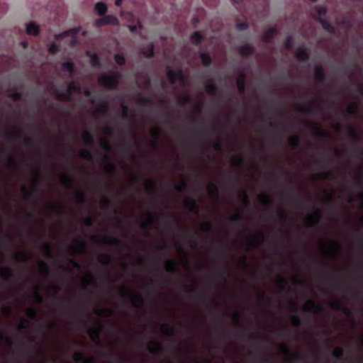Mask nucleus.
I'll list each match as a JSON object with an SVG mask.
<instances>
[{"instance_id":"f257e3e1","label":"nucleus","mask_w":363,"mask_h":363,"mask_svg":"<svg viewBox=\"0 0 363 363\" xmlns=\"http://www.w3.org/2000/svg\"><path fill=\"white\" fill-rule=\"evenodd\" d=\"M74 92L80 94L82 92V89H81L80 86H79L74 81H72L68 84L67 88L65 92L60 91L58 89L55 90V94L57 96V99L59 101H72V95Z\"/></svg>"},{"instance_id":"f03ea898","label":"nucleus","mask_w":363,"mask_h":363,"mask_svg":"<svg viewBox=\"0 0 363 363\" xmlns=\"http://www.w3.org/2000/svg\"><path fill=\"white\" fill-rule=\"evenodd\" d=\"M120 77L121 74L118 72L103 74L99 78V83L108 89L115 90L118 87Z\"/></svg>"},{"instance_id":"7ed1b4c3","label":"nucleus","mask_w":363,"mask_h":363,"mask_svg":"<svg viewBox=\"0 0 363 363\" xmlns=\"http://www.w3.org/2000/svg\"><path fill=\"white\" fill-rule=\"evenodd\" d=\"M119 296L129 299L135 306H143L145 303L143 296L137 292H134L128 286H125L124 290L119 291Z\"/></svg>"},{"instance_id":"20e7f679","label":"nucleus","mask_w":363,"mask_h":363,"mask_svg":"<svg viewBox=\"0 0 363 363\" xmlns=\"http://www.w3.org/2000/svg\"><path fill=\"white\" fill-rule=\"evenodd\" d=\"M167 77L172 84H176L177 82L181 83L185 82V77L182 70L174 71L173 69L168 68L167 71Z\"/></svg>"},{"instance_id":"39448f33","label":"nucleus","mask_w":363,"mask_h":363,"mask_svg":"<svg viewBox=\"0 0 363 363\" xmlns=\"http://www.w3.org/2000/svg\"><path fill=\"white\" fill-rule=\"evenodd\" d=\"M328 306L331 309L334 311H342L348 318L352 319L353 323H355L352 312L348 308L343 306L340 302L337 301H333L329 303Z\"/></svg>"},{"instance_id":"423d86ee","label":"nucleus","mask_w":363,"mask_h":363,"mask_svg":"<svg viewBox=\"0 0 363 363\" xmlns=\"http://www.w3.org/2000/svg\"><path fill=\"white\" fill-rule=\"evenodd\" d=\"M33 173L35 176V179L33 181L32 184V189L30 190H28L26 188H23V191L24 193V198L25 199H28L33 194V192L36 190L37 186L39 184V176H40V171L38 169H34Z\"/></svg>"},{"instance_id":"0eeeda50","label":"nucleus","mask_w":363,"mask_h":363,"mask_svg":"<svg viewBox=\"0 0 363 363\" xmlns=\"http://www.w3.org/2000/svg\"><path fill=\"white\" fill-rule=\"evenodd\" d=\"M149 352L154 355H162L163 354V347L160 342L154 340L152 343L147 344Z\"/></svg>"},{"instance_id":"6e6552de","label":"nucleus","mask_w":363,"mask_h":363,"mask_svg":"<svg viewBox=\"0 0 363 363\" xmlns=\"http://www.w3.org/2000/svg\"><path fill=\"white\" fill-rule=\"evenodd\" d=\"M314 77L317 82L324 83L326 81V77L324 69L321 65H315L314 67Z\"/></svg>"},{"instance_id":"1a4fd4ad","label":"nucleus","mask_w":363,"mask_h":363,"mask_svg":"<svg viewBox=\"0 0 363 363\" xmlns=\"http://www.w3.org/2000/svg\"><path fill=\"white\" fill-rule=\"evenodd\" d=\"M303 310L306 312L313 311L315 313H320L323 308L320 304H316L313 300L310 299L305 304Z\"/></svg>"},{"instance_id":"9d476101","label":"nucleus","mask_w":363,"mask_h":363,"mask_svg":"<svg viewBox=\"0 0 363 363\" xmlns=\"http://www.w3.org/2000/svg\"><path fill=\"white\" fill-rule=\"evenodd\" d=\"M246 77L245 74L240 72L238 77L236 79V84L238 86V91L240 94H245L246 91Z\"/></svg>"},{"instance_id":"9b49d317","label":"nucleus","mask_w":363,"mask_h":363,"mask_svg":"<svg viewBox=\"0 0 363 363\" xmlns=\"http://www.w3.org/2000/svg\"><path fill=\"white\" fill-rule=\"evenodd\" d=\"M104 329V326L101 323H97L96 328L91 330L89 334L93 340H96L98 343H99L100 335L101 333L103 332Z\"/></svg>"},{"instance_id":"f8f14e48","label":"nucleus","mask_w":363,"mask_h":363,"mask_svg":"<svg viewBox=\"0 0 363 363\" xmlns=\"http://www.w3.org/2000/svg\"><path fill=\"white\" fill-rule=\"evenodd\" d=\"M86 248V242L82 239L75 241V246L69 247V250L72 252V255H76V250L79 252H82Z\"/></svg>"},{"instance_id":"ddd939ff","label":"nucleus","mask_w":363,"mask_h":363,"mask_svg":"<svg viewBox=\"0 0 363 363\" xmlns=\"http://www.w3.org/2000/svg\"><path fill=\"white\" fill-rule=\"evenodd\" d=\"M184 208L188 209L190 212L198 214L199 211V206L195 199H187L184 203Z\"/></svg>"},{"instance_id":"4468645a","label":"nucleus","mask_w":363,"mask_h":363,"mask_svg":"<svg viewBox=\"0 0 363 363\" xmlns=\"http://www.w3.org/2000/svg\"><path fill=\"white\" fill-rule=\"evenodd\" d=\"M296 59L301 62H307L309 60V54L303 47H298L296 50Z\"/></svg>"},{"instance_id":"2eb2a0df","label":"nucleus","mask_w":363,"mask_h":363,"mask_svg":"<svg viewBox=\"0 0 363 363\" xmlns=\"http://www.w3.org/2000/svg\"><path fill=\"white\" fill-rule=\"evenodd\" d=\"M255 48L249 44L242 45L239 47V52L241 56L247 57L255 53Z\"/></svg>"},{"instance_id":"dca6fc26","label":"nucleus","mask_w":363,"mask_h":363,"mask_svg":"<svg viewBox=\"0 0 363 363\" xmlns=\"http://www.w3.org/2000/svg\"><path fill=\"white\" fill-rule=\"evenodd\" d=\"M315 21L320 23L322 28L329 33H335V27L324 18H315Z\"/></svg>"},{"instance_id":"f3484780","label":"nucleus","mask_w":363,"mask_h":363,"mask_svg":"<svg viewBox=\"0 0 363 363\" xmlns=\"http://www.w3.org/2000/svg\"><path fill=\"white\" fill-rule=\"evenodd\" d=\"M277 33V29L276 28L272 27L268 28L264 33L262 38L263 41L267 43H271Z\"/></svg>"},{"instance_id":"a211bd4d","label":"nucleus","mask_w":363,"mask_h":363,"mask_svg":"<svg viewBox=\"0 0 363 363\" xmlns=\"http://www.w3.org/2000/svg\"><path fill=\"white\" fill-rule=\"evenodd\" d=\"M145 189L149 194L157 196L158 191L155 182L153 179H147L145 183Z\"/></svg>"},{"instance_id":"6ab92c4d","label":"nucleus","mask_w":363,"mask_h":363,"mask_svg":"<svg viewBox=\"0 0 363 363\" xmlns=\"http://www.w3.org/2000/svg\"><path fill=\"white\" fill-rule=\"evenodd\" d=\"M86 55L90 57V65L92 67L100 68L101 67L100 58L96 53H91L90 51H88Z\"/></svg>"},{"instance_id":"aec40b11","label":"nucleus","mask_w":363,"mask_h":363,"mask_svg":"<svg viewBox=\"0 0 363 363\" xmlns=\"http://www.w3.org/2000/svg\"><path fill=\"white\" fill-rule=\"evenodd\" d=\"M179 265L177 260L173 259H167L165 264V269L168 272H176L179 271Z\"/></svg>"},{"instance_id":"412c9836","label":"nucleus","mask_w":363,"mask_h":363,"mask_svg":"<svg viewBox=\"0 0 363 363\" xmlns=\"http://www.w3.org/2000/svg\"><path fill=\"white\" fill-rule=\"evenodd\" d=\"M61 183L66 189H72L74 185V179L69 174H65L61 177Z\"/></svg>"},{"instance_id":"4be33fe9","label":"nucleus","mask_w":363,"mask_h":363,"mask_svg":"<svg viewBox=\"0 0 363 363\" xmlns=\"http://www.w3.org/2000/svg\"><path fill=\"white\" fill-rule=\"evenodd\" d=\"M322 217L323 212L320 209H317L308 216V219L313 222L314 225H318L320 223Z\"/></svg>"},{"instance_id":"5701e85b","label":"nucleus","mask_w":363,"mask_h":363,"mask_svg":"<svg viewBox=\"0 0 363 363\" xmlns=\"http://www.w3.org/2000/svg\"><path fill=\"white\" fill-rule=\"evenodd\" d=\"M26 32L28 35H38L40 33L39 26L34 22H30L27 24Z\"/></svg>"},{"instance_id":"b1692460","label":"nucleus","mask_w":363,"mask_h":363,"mask_svg":"<svg viewBox=\"0 0 363 363\" xmlns=\"http://www.w3.org/2000/svg\"><path fill=\"white\" fill-rule=\"evenodd\" d=\"M101 242L111 246H121V242L119 239L115 237L104 236L101 239Z\"/></svg>"},{"instance_id":"393cba45","label":"nucleus","mask_w":363,"mask_h":363,"mask_svg":"<svg viewBox=\"0 0 363 363\" xmlns=\"http://www.w3.org/2000/svg\"><path fill=\"white\" fill-rule=\"evenodd\" d=\"M104 160L107 162V165L105 168L106 172L108 174H116V167L113 162L111 161V158L108 155L104 156Z\"/></svg>"},{"instance_id":"a878e982","label":"nucleus","mask_w":363,"mask_h":363,"mask_svg":"<svg viewBox=\"0 0 363 363\" xmlns=\"http://www.w3.org/2000/svg\"><path fill=\"white\" fill-rule=\"evenodd\" d=\"M203 40V35L200 31L194 32L190 35V40L192 44L199 45Z\"/></svg>"},{"instance_id":"bb28decb","label":"nucleus","mask_w":363,"mask_h":363,"mask_svg":"<svg viewBox=\"0 0 363 363\" xmlns=\"http://www.w3.org/2000/svg\"><path fill=\"white\" fill-rule=\"evenodd\" d=\"M143 55L147 58L150 59L154 57L155 55V46L152 43H150L147 45L146 48H145L142 51Z\"/></svg>"},{"instance_id":"cd10ccee","label":"nucleus","mask_w":363,"mask_h":363,"mask_svg":"<svg viewBox=\"0 0 363 363\" xmlns=\"http://www.w3.org/2000/svg\"><path fill=\"white\" fill-rule=\"evenodd\" d=\"M318 177L321 179H326L332 181L335 178V173L333 170L328 169L324 172H321L318 175Z\"/></svg>"},{"instance_id":"c85d7f7f","label":"nucleus","mask_w":363,"mask_h":363,"mask_svg":"<svg viewBox=\"0 0 363 363\" xmlns=\"http://www.w3.org/2000/svg\"><path fill=\"white\" fill-rule=\"evenodd\" d=\"M313 135L317 138H330V135L319 126L314 127Z\"/></svg>"},{"instance_id":"c756f323","label":"nucleus","mask_w":363,"mask_h":363,"mask_svg":"<svg viewBox=\"0 0 363 363\" xmlns=\"http://www.w3.org/2000/svg\"><path fill=\"white\" fill-rule=\"evenodd\" d=\"M74 361L77 363H95V359L93 357L84 359L81 353H76L74 354Z\"/></svg>"},{"instance_id":"7c9ffc66","label":"nucleus","mask_w":363,"mask_h":363,"mask_svg":"<svg viewBox=\"0 0 363 363\" xmlns=\"http://www.w3.org/2000/svg\"><path fill=\"white\" fill-rule=\"evenodd\" d=\"M82 140L85 145L89 146H93L95 143L94 138L89 132H85L83 133Z\"/></svg>"},{"instance_id":"2f4dec72","label":"nucleus","mask_w":363,"mask_h":363,"mask_svg":"<svg viewBox=\"0 0 363 363\" xmlns=\"http://www.w3.org/2000/svg\"><path fill=\"white\" fill-rule=\"evenodd\" d=\"M289 145L294 149H298L301 146V138L298 135H294L289 139Z\"/></svg>"},{"instance_id":"473e14b6","label":"nucleus","mask_w":363,"mask_h":363,"mask_svg":"<svg viewBox=\"0 0 363 363\" xmlns=\"http://www.w3.org/2000/svg\"><path fill=\"white\" fill-rule=\"evenodd\" d=\"M205 90L211 96H216L218 93V87L213 82H208L205 86Z\"/></svg>"},{"instance_id":"72a5a7b5","label":"nucleus","mask_w":363,"mask_h":363,"mask_svg":"<svg viewBox=\"0 0 363 363\" xmlns=\"http://www.w3.org/2000/svg\"><path fill=\"white\" fill-rule=\"evenodd\" d=\"M207 191L209 195L213 198H218V188L215 183H210L207 187Z\"/></svg>"},{"instance_id":"f704fd0d","label":"nucleus","mask_w":363,"mask_h":363,"mask_svg":"<svg viewBox=\"0 0 363 363\" xmlns=\"http://www.w3.org/2000/svg\"><path fill=\"white\" fill-rule=\"evenodd\" d=\"M62 70L63 72H67L70 74L74 72V65L72 61L64 62L61 65Z\"/></svg>"},{"instance_id":"c9c22d12","label":"nucleus","mask_w":363,"mask_h":363,"mask_svg":"<svg viewBox=\"0 0 363 363\" xmlns=\"http://www.w3.org/2000/svg\"><path fill=\"white\" fill-rule=\"evenodd\" d=\"M201 62L204 67H210L212 64V59L211 55L207 52H203L200 55Z\"/></svg>"},{"instance_id":"e433bc0d","label":"nucleus","mask_w":363,"mask_h":363,"mask_svg":"<svg viewBox=\"0 0 363 363\" xmlns=\"http://www.w3.org/2000/svg\"><path fill=\"white\" fill-rule=\"evenodd\" d=\"M258 200L259 203L264 206H271L272 205V201L267 194L259 195Z\"/></svg>"},{"instance_id":"4c0bfd02","label":"nucleus","mask_w":363,"mask_h":363,"mask_svg":"<svg viewBox=\"0 0 363 363\" xmlns=\"http://www.w3.org/2000/svg\"><path fill=\"white\" fill-rule=\"evenodd\" d=\"M39 272L41 275L47 277L50 274V268L45 262H40L39 264Z\"/></svg>"},{"instance_id":"58836bf2","label":"nucleus","mask_w":363,"mask_h":363,"mask_svg":"<svg viewBox=\"0 0 363 363\" xmlns=\"http://www.w3.org/2000/svg\"><path fill=\"white\" fill-rule=\"evenodd\" d=\"M95 10L99 16H104L107 12L108 7L104 2H98L95 5Z\"/></svg>"},{"instance_id":"ea45409f","label":"nucleus","mask_w":363,"mask_h":363,"mask_svg":"<svg viewBox=\"0 0 363 363\" xmlns=\"http://www.w3.org/2000/svg\"><path fill=\"white\" fill-rule=\"evenodd\" d=\"M1 276L3 279L9 280L13 277V270L10 267H4L1 269Z\"/></svg>"},{"instance_id":"a19ab883","label":"nucleus","mask_w":363,"mask_h":363,"mask_svg":"<svg viewBox=\"0 0 363 363\" xmlns=\"http://www.w3.org/2000/svg\"><path fill=\"white\" fill-rule=\"evenodd\" d=\"M6 136L10 141L13 142V141H15L16 140H19L21 138V133L19 130H14L8 132L6 133Z\"/></svg>"},{"instance_id":"79ce46f5","label":"nucleus","mask_w":363,"mask_h":363,"mask_svg":"<svg viewBox=\"0 0 363 363\" xmlns=\"http://www.w3.org/2000/svg\"><path fill=\"white\" fill-rule=\"evenodd\" d=\"M329 242L333 246V252L334 256H338L342 250V246L340 243L335 240H330Z\"/></svg>"},{"instance_id":"37998d69","label":"nucleus","mask_w":363,"mask_h":363,"mask_svg":"<svg viewBox=\"0 0 363 363\" xmlns=\"http://www.w3.org/2000/svg\"><path fill=\"white\" fill-rule=\"evenodd\" d=\"M297 111L306 115H313L315 113V108L312 107L298 106Z\"/></svg>"},{"instance_id":"c03bdc74","label":"nucleus","mask_w":363,"mask_h":363,"mask_svg":"<svg viewBox=\"0 0 363 363\" xmlns=\"http://www.w3.org/2000/svg\"><path fill=\"white\" fill-rule=\"evenodd\" d=\"M315 10L317 12V15L314 16L315 19V18H323L328 12L327 8L325 6H315Z\"/></svg>"},{"instance_id":"a18cd8bd","label":"nucleus","mask_w":363,"mask_h":363,"mask_svg":"<svg viewBox=\"0 0 363 363\" xmlns=\"http://www.w3.org/2000/svg\"><path fill=\"white\" fill-rule=\"evenodd\" d=\"M162 330L169 336H173L174 334V328L173 325L165 323L162 325Z\"/></svg>"},{"instance_id":"49530a36","label":"nucleus","mask_w":363,"mask_h":363,"mask_svg":"<svg viewBox=\"0 0 363 363\" xmlns=\"http://www.w3.org/2000/svg\"><path fill=\"white\" fill-rule=\"evenodd\" d=\"M99 262L104 266H108L111 264V259L108 255L102 254L99 257Z\"/></svg>"},{"instance_id":"de8ad7c7","label":"nucleus","mask_w":363,"mask_h":363,"mask_svg":"<svg viewBox=\"0 0 363 363\" xmlns=\"http://www.w3.org/2000/svg\"><path fill=\"white\" fill-rule=\"evenodd\" d=\"M213 224L211 221L206 220L203 223L202 226L201 227V230L203 233H211L213 231Z\"/></svg>"},{"instance_id":"09e8293b","label":"nucleus","mask_w":363,"mask_h":363,"mask_svg":"<svg viewBox=\"0 0 363 363\" xmlns=\"http://www.w3.org/2000/svg\"><path fill=\"white\" fill-rule=\"evenodd\" d=\"M240 199L242 203L245 207H248L250 204V201L247 192L245 190L242 191L240 194Z\"/></svg>"},{"instance_id":"8fccbe9b","label":"nucleus","mask_w":363,"mask_h":363,"mask_svg":"<svg viewBox=\"0 0 363 363\" xmlns=\"http://www.w3.org/2000/svg\"><path fill=\"white\" fill-rule=\"evenodd\" d=\"M110 110V106L108 104H102L96 111V115L107 113Z\"/></svg>"},{"instance_id":"3c124183","label":"nucleus","mask_w":363,"mask_h":363,"mask_svg":"<svg viewBox=\"0 0 363 363\" xmlns=\"http://www.w3.org/2000/svg\"><path fill=\"white\" fill-rule=\"evenodd\" d=\"M79 157L84 160L92 162L94 160L93 155L89 150H84L79 153Z\"/></svg>"},{"instance_id":"603ef678","label":"nucleus","mask_w":363,"mask_h":363,"mask_svg":"<svg viewBox=\"0 0 363 363\" xmlns=\"http://www.w3.org/2000/svg\"><path fill=\"white\" fill-rule=\"evenodd\" d=\"M229 220L235 223L240 224L242 222L243 218L240 213H236L229 217Z\"/></svg>"},{"instance_id":"864d4df0","label":"nucleus","mask_w":363,"mask_h":363,"mask_svg":"<svg viewBox=\"0 0 363 363\" xmlns=\"http://www.w3.org/2000/svg\"><path fill=\"white\" fill-rule=\"evenodd\" d=\"M348 133L352 140L359 141L361 140L359 134L352 128H349Z\"/></svg>"},{"instance_id":"5fc2aeb1","label":"nucleus","mask_w":363,"mask_h":363,"mask_svg":"<svg viewBox=\"0 0 363 363\" xmlns=\"http://www.w3.org/2000/svg\"><path fill=\"white\" fill-rule=\"evenodd\" d=\"M76 201L80 204L85 203L86 202V196L84 192H78L75 194Z\"/></svg>"},{"instance_id":"6e6d98bb","label":"nucleus","mask_w":363,"mask_h":363,"mask_svg":"<svg viewBox=\"0 0 363 363\" xmlns=\"http://www.w3.org/2000/svg\"><path fill=\"white\" fill-rule=\"evenodd\" d=\"M333 355L337 359H340L344 356V350L339 347L333 351Z\"/></svg>"},{"instance_id":"4d7b16f0","label":"nucleus","mask_w":363,"mask_h":363,"mask_svg":"<svg viewBox=\"0 0 363 363\" xmlns=\"http://www.w3.org/2000/svg\"><path fill=\"white\" fill-rule=\"evenodd\" d=\"M114 60L116 63L120 66L124 65L125 64V57L122 54H116L114 56Z\"/></svg>"},{"instance_id":"13d9d810","label":"nucleus","mask_w":363,"mask_h":363,"mask_svg":"<svg viewBox=\"0 0 363 363\" xmlns=\"http://www.w3.org/2000/svg\"><path fill=\"white\" fill-rule=\"evenodd\" d=\"M108 19V18H105V16L96 19V21H95L96 27L100 28V27H102L104 26L108 25V21H107Z\"/></svg>"},{"instance_id":"bf43d9fd","label":"nucleus","mask_w":363,"mask_h":363,"mask_svg":"<svg viewBox=\"0 0 363 363\" xmlns=\"http://www.w3.org/2000/svg\"><path fill=\"white\" fill-rule=\"evenodd\" d=\"M352 299L355 302L360 301L363 298V292L361 291H354L352 294Z\"/></svg>"},{"instance_id":"052dcab7","label":"nucleus","mask_w":363,"mask_h":363,"mask_svg":"<svg viewBox=\"0 0 363 363\" xmlns=\"http://www.w3.org/2000/svg\"><path fill=\"white\" fill-rule=\"evenodd\" d=\"M277 212L279 216L280 220L282 223H286L287 220V216H286V213H285V211H284V209L281 208H278L277 210Z\"/></svg>"},{"instance_id":"680f3d73","label":"nucleus","mask_w":363,"mask_h":363,"mask_svg":"<svg viewBox=\"0 0 363 363\" xmlns=\"http://www.w3.org/2000/svg\"><path fill=\"white\" fill-rule=\"evenodd\" d=\"M59 52H60V47L55 43H52L48 48L49 54L55 55Z\"/></svg>"},{"instance_id":"e2e57ef3","label":"nucleus","mask_w":363,"mask_h":363,"mask_svg":"<svg viewBox=\"0 0 363 363\" xmlns=\"http://www.w3.org/2000/svg\"><path fill=\"white\" fill-rule=\"evenodd\" d=\"M43 250L45 252V255L48 258H52V253L51 251V245L49 243H46L43 246Z\"/></svg>"},{"instance_id":"0e129e2a","label":"nucleus","mask_w":363,"mask_h":363,"mask_svg":"<svg viewBox=\"0 0 363 363\" xmlns=\"http://www.w3.org/2000/svg\"><path fill=\"white\" fill-rule=\"evenodd\" d=\"M291 323L293 326L296 327V328L300 327L301 324V319H300L299 316H298V315H292L291 317Z\"/></svg>"},{"instance_id":"69168bd1","label":"nucleus","mask_w":363,"mask_h":363,"mask_svg":"<svg viewBox=\"0 0 363 363\" xmlns=\"http://www.w3.org/2000/svg\"><path fill=\"white\" fill-rule=\"evenodd\" d=\"M15 261L17 262H27L26 257L23 253H16L14 255Z\"/></svg>"},{"instance_id":"338daca9","label":"nucleus","mask_w":363,"mask_h":363,"mask_svg":"<svg viewBox=\"0 0 363 363\" xmlns=\"http://www.w3.org/2000/svg\"><path fill=\"white\" fill-rule=\"evenodd\" d=\"M358 111V107L356 103H353L351 106H349L347 108V112L349 115L352 116L354 115Z\"/></svg>"},{"instance_id":"774afa93","label":"nucleus","mask_w":363,"mask_h":363,"mask_svg":"<svg viewBox=\"0 0 363 363\" xmlns=\"http://www.w3.org/2000/svg\"><path fill=\"white\" fill-rule=\"evenodd\" d=\"M233 163L235 166L240 167L244 163V158L242 156H237L233 158Z\"/></svg>"}]
</instances>
